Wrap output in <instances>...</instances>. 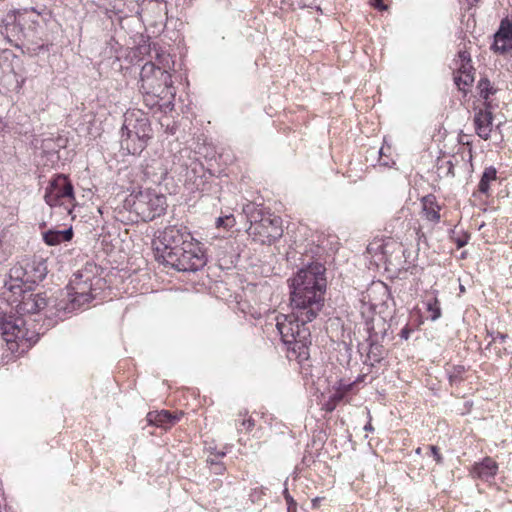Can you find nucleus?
Returning <instances> with one entry per match:
<instances>
[{"label": "nucleus", "instance_id": "obj_47", "mask_svg": "<svg viewBox=\"0 0 512 512\" xmlns=\"http://www.w3.org/2000/svg\"><path fill=\"white\" fill-rule=\"evenodd\" d=\"M421 448H417L416 453L420 454Z\"/></svg>", "mask_w": 512, "mask_h": 512}, {"label": "nucleus", "instance_id": "obj_3", "mask_svg": "<svg viewBox=\"0 0 512 512\" xmlns=\"http://www.w3.org/2000/svg\"><path fill=\"white\" fill-rule=\"evenodd\" d=\"M172 78L168 71L159 70L154 62H146L140 71V91L153 99L148 103L150 108L159 105V98L165 97L168 93L174 95L172 89Z\"/></svg>", "mask_w": 512, "mask_h": 512}, {"label": "nucleus", "instance_id": "obj_13", "mask_svg": "<svg viewBox=\"0 0 512 512\" xmlns=\"http://www.w3.org/2000/svg\"><path fill=\"white\" fill-rule=\"evenodd\" d=\"M492 105L491 102H484V109H479L474 115V125L477 135L488 140L492 131Z\"/></svg>", "mask_w": 512, "mask_h": 512}, {"label": "nucleus", "instance_id": "obj_32", "mask_svg": "<svg viewBox=\"0 0 512 512\" xmlns=\"http://www.w3.org/2000/svg\"><path fill=\"white\" fill-rule=\"evenodd\" d=\"M464 372V367L463 366H456L454 367L453 369V372L450 374L449 376V379H450V382H454L458 379V377H460V375Z\"/></svg>", "mask_w": 512, "mask_h": 512}, {"label": "nucleus", "instance_id": "obj_41", "mask_svg": "<svg viewBox=\"0 0 512 512\" xmlns=\"http://www.w3.org/2000/svg\"><path fill=\"white\" fill-rule=\"evenodd\" d=\"M143 96H144V102H145L146 106L150 107L148 105V103H152L153 99L151 98V96H148L147 94H143Z\"/></svg>", "mask_w": 512, "mask_h": 512}, {"label": "nucleus", "instance_id": "obj_22", "mask_svg": "<svg viewBox=\"0 0 512 512\" xmlns=\"http://www.w3.org/2000/svg\"><path fill=\"white\" fill-rule=\"evenodd\" d=\"M255 426V421L252 417L248 416L246 410L240 411L235 419V427L239 432H250Z\"/></svg>", "mask_w": 512, "mask_h": 512}, {"label": "nucleus", "instance_id": "obj_37", "mask_svg": "<svg viewBox=\"0 0 512 512\" xmlns=\"http://www.w3.org/2000/svg\"><path fill=\"white\" fill-rule=\"evenodd\" d=\"M468 238H469V237H468L467 235H465V236H464V237H462V238H457V239L455 240V243H456L457 248H462V247H464V246L468 243Z\"/></svg>", "mask_w": 512, "mask_h": 512}, {"label": "nucleus", "instance_id": "obj_12", "mask_svg": "<svg viewBox=\"0 0 512 512\" xmlns=\"http://www.w3.org/2000/svg\"><path fill=\"white\" fill-rule=\"evenodd\" d=\"M377 325L382 327V329L379 332L376 331V329H375V320H372L371 323H369V322L367 323V331H368L367 342L369 345L367 359L371 362L372 366L375 363H380L386 354V350L384 349L383 345L380 343L381 339L384 338L385 333H386L384 320L378 319Z\"/></svg>", "mask_w": 512, "mask_h": 512}, {"label": "nucleus", "instance_id": "obj_43", "mask_svg": "<svg viewBox=\"0 0 512 512\" xmlns=\"http://www.w3.org/2000/svg\"><path fill=\"white\" fill-rule=\"evenodd\" d=\"M365 430H372V426L370 424H367L365 427H364Z\"/></svg>", "mask_w": 512, "mask_h": 512}, {"label": "nucleus", "instance_id": "obj_16", "mask_svg": "<svg viewBox=\"0 0 512 512\" xmlns=\"http://www.w3.org/2000/svg\"><path fill=\"white\" fill-rule=\"evenodd\" d=\"M26 265H15L10 269L9 281L5 282V286L10 290L13 295H17V291L26 288L29 282H26Z\"/></svg>", "mask_w": 512, "mask_h": 512}, {"label": "nucleus", "instance_id": "obj_28", "mask_svg": "<svg viewBox=\"0 0 512 512\" xmlns=\"http://www.w3.org/2000/svg\"><path fill=\"white\" fill-rule=\"evenodd\" d=\"M284 498L287 503V512H296L297 503L288 493L287 488L284 490Z\"/></svg>", "mask_w": 512, "mask_h": 512}, {"label": "nucleus", "instance_id": "obj_44", "mask_svg": "<svg viewBox=\"0 0 512 512\" xmlns=\"http://www.w3.org/2000/svg\"><path fill=\"white\" fill-rule=\"evenodd\" d=\"M460 141H461L462 144H468V142H465L466 138H463V139L461 138Z\"/></svg>", "mask_w": 512, "mask_h": 512}, {"label": "nucleus", "instance_id": "obj_23", "mask_svg": "<svg viewBox=\"0 0 512 512\" xmlns=\"http://www.w3.org/2000/svg\"><path fill=\"white\" fill-rule=\"evenodd\" d=\"M497 171L493 166L485 168L482 177L478 184V191L487 194L489 191V184L491 181L496 180Z\"/></svg>", "mask_w": 512, "mask_h": 512}, {"label": "nucleus", "instance_id": "obj_35", "mask_svg": "<svg viewBox=\"0 0 512 512\" xmlns=\"http://www.w3.org/2000/svg\"><path fill=\"white\" fill-rule=\"evenodd\" d=\"M488 335L491 337L492 342H495L497 340H500V342H505V340L508 337L507 334L500 333V332H497V333L491 332V333H488Z\"/></svg>", "mask_w": 512, "mask_h": 512}, {"label": "nucleus", "instance_id": "obj_39", "mask_svg": "<svg viewBox=\"0 0 512 512\" xmlns=\"http://www.w3.org/2000/svg\"><path fill=\"white\" fill-rule=\"evenodd\" d=\"M375 7L380 10H385L386 6L383 4L382 0H375Z\"/></svg>", "mask_w": 512, "mask_h": 512}, {"label": "nucleus", "instance_id": "obj_6", "mask_svg": "<svg viewBox=\"0 0 512 512\" xmlns=\"http://www.w3.org/2000/svg\"><path fill=\"white\" fill-rule=\"evenodd\" d=\"M192 234L186 226L183 225H170L163 230L158 231L155 239L153 240V247L155 250V257L160 261L164 256L169 255L170 252L180 249L186 244L195 242Z\"/></svg>", "mask_w": 512, "mask_h": 512}, {"label": "nucleus", "instance_id": "obj_40", "mask_svg": "<svg viewBox=\"0 0 512 512\" xmlns=\"http://www.w3.org/2000/svg\"><path fill=\"white\" fill-rule=\"evenodd\" d=\"M321 501H322V498H320V497L314 498L312 500V507L313 508H318Z\"/></svg>", "mask_w": 512, "mask_h": 512}, {"label": "nucleus", "instance_id": "obj_33", "mask_svg": "<svg viewBox=\"0 0 512 512\" xmlns=\"http://www.w3.org/2000/svg\"><path fill=\"white\" fill-rule=\"evenodd\" d=\"M342 397L340 395H335L332 400L328 401L324 406L327 412H332L336 407V402L339 401Z\"/></svg>", "mask_w": 512, "mask_h": 512}, {"label": "nucleus", "instance_id": "obj_11", "mask_svg": "<svg viewBox=\"0 0 512 512\" xmlns=\"http://www.w3.org/2000/svg\"><path fill=\"white\" fill-rule=\"evenodd\" d=\"M250 228L252 234L259 235L267 239L268 242L275 241L282 236L281 219L279 217L262 216L257 220L256 216L250 218Z\"/></svg>", "mask_w": 512, "mask_h": 512}, {"label": "nucleus", "instance_id": "obj_19", "mask_svg": "<svg viewBox=\"0 0 512 512\" xmlns=\"http://www.w3.org/2000/svg\"><path fill=\"white\" fill-rule=\"evenodd\" d=\"M422 212L424 217L434 223L440 221V206L438 205L434 195H427L422 198Z\"/></svg>", "mask_w": 512, "mask_h": 512}, {"label": "nucleus", "instance_id": "obj_8", "mask_svg": "<svg viewBox=\"0 0 512 512\" xmlns=\"http://www.w3.org/2000/svg\"><path fill=\"white\" fill-rule=\"evenodd\" d=\"M25 325L26 322L21 316L0 313V331L7 343L36 342V340H33L34 334H30Z\"/></svg>", "mask_w": 512, "mask_h": 512}, {"label": "nucleus", "instance_id": "obj_4", "mask_svg": "<svg viewBox=\"0 0 512 512\" xmlns=\"http://www.w3.org/2000/svg\"><path fill=\"white\" fill-rule=\"evenodd\" d=\"M142 221L149 222L164 214L167 208L166 197L151 189L140 190L126 200Z\"/></svg>", "mask_w": 512, "mask_h": 512}, {"label": "nucleus", "instance_id": "obj_26", "mask_svg": "<svg viewBox=\"0 0 512 512\" xmlns=\"http://www.w3.org/2000/svg\"><path fill=\"white\" fill-rule=\"evenodd\" d=\"M454 81L459 90L465 91V87L472 85L474 82V74H459L454 77Z\"/></svg>", "mask_w": 512, "mask_h": 512}, {"label": "nucleus", "instance_id": "obj_2", "mask_svg": "<svg viewBox=\"0 0 512 512\" xmlns=\"http://www.w3.org/2000/svg\"><path fill=\"white\" fill-rule=\"evenodd\" d=\"M152 137V128L147 115L141 110H129L124 114L120 144L128 154H140Z\"/></svg>", "mask_w": 512, "mask_h": 512}, {"label": "nucleus", "instance_id": "obj_10", "mask_svg": "<svg viewBox=\"0 0 512 512\" xmlns=\"http://www.w3.org/2000/svg\"><path fill=\"white\" fill-rule=\"evenodd\" d=\"M17 292L13 302L16 303V312L20 315L39 313L48 305L45 293L35 292L31 286Z\"/></svg>", "mask_w": 512, "mask_h": 512}, {"label": "nucleus", "instance_id": "obj_24", "mask_svg": "<svg viewBox=\"0 0 512 512\" xmlns=\"http://www.w3.org/2000/svg\"><path fill=\"white\" fill-rule=\"evenodd\" d=\"M477 87L479 89L480 96L485 100V102H489V97L497 92V89L486 77L480 79Z\"/></svg>", "mask_w": 512, "mask_h": 512}, {"label": "nucleus", "instance_id": "obj_20", "mask_svg": "<svg viewBox=\"0 0 512 512\" xmlns=\"http://www.w3.org/2000/svg\"><path fill=\"white\" fill-rule=\"evenodd\" d=\"M73 238L72 228L65 230H48L43 233V240L49 246H55L62 242L70 241Z\"/></svg>", "mask_w": 512, "mask_h": 512}, {"label": "nucleus", "instance_id": "obj_21", "mask_svg": "<svg viewBox=\"0 0 512 512\" xmlns=\"http://www.w3.org/2000/svg\"><path fill=\"white\" fill-rule=\"evenodd\" d=\"M152 50L154 51V56L151 55V58L153 60H151L150 62L156 63V67L159 70L168 71L169 69H171V67L173 65L171 56L168 53H166L165 51H162V50H159L158 48H156L155 45L153 46Z\"/></svg>", "mask_w": 512, "mask_h": 512}, {"label": "nucleus", "instance_id": "obj_5", "mask_svg": "<svg viewBox=\"0 0 512 512\" xmlns=\"http://www.w3.org/2000/svg\"><path fill=\"white\" fill-rule=\"evenodd\" d=\"M180 272H195L206 264V256L198 241L188 243L159 261Z\"/></svg>", "mask_w": 512, "mask_h": 512}, {"label": "nucleus", "instance_id": "obj_42", "mask_svg": "<svg viewBox=\"0 0 512 512\" xmlns=\"http://www.w3.org/2000/svg\"><path fill=\"white\" fill-rule=\"evenodd\" d=\"M448 163H449V165H450V167H449V171H448V172H449L451 175H453V176H454V172H453V170H452V169H453V165H452V163H451V162H448Z\"/></svg>", "mask_w": 512, "mask_h": 512}, {"label": "nucleus", "instance_id": "obj_9", "mask_svg": "<svg viewBox=\"0 0 512 512\" xmlns=\"http://www.w3.org/2000/svg\"><path fill=\"white\" fill-rule=\"evenodd\" d=\"M80 279L81 277L76 276L75 280L71 281L67 286L66 302L64 303V300H61L57 305L58 310L71 313L81 309L93 299L90 293L91 285H88L87 282L80 281Z\"/></svg>", "mask_w": 512, "mask_h": 512}, {"label": "nucleus", "instance_id": "obj_38", "mask_svg": "<svg viewBox=\"0 0 512 512\" xmlns=\"http://www.w3.org/2000/svg\"><path fill=\"white\" fill-rule=\"evenodd\" d=\"M167 175V169L166 168H160V172L158 174H156L157 176V179L154 180L155 182L158 181H162Z\"/></svg>", "mask_w": 512, "mask_h": 512}, {"label": "nucleus", "instance_id": "obj_31", "mask_svg": "<svg viewBox=\"0 0 512 512\" xmlns=\"http://www.w3.org/2000/svg\"><path fill=\"white\" fill-rule=\"evenodd\" d=\"M474 74V68L471 63H459L458 65V74Z\"/></svg>", "mask_w": 512, "mask_h": 512}, {"label": "nucleus", "instance_id": "obj_29", "mask_svg": "<svg viewBox=\"0 0 512 512\" xmlns=\"http://www.w3.org/2000/svg\"><path fill=\"white\" fill-rule=\"evenodd\" d=\"M223 456H225V453L224 452H219L215 456V458L209 457L207 459V463L216 466L215 473H221V471L223 470V466L217 462V458H222Z\"/></svg>", "mask_w": 512, "mask_h": 512}, {"label": "nucleus", "instance_id": "obj_7", "mask_svg": "<svg viewBox=\"0 0 512 512\" xmlns=\"http://www.w3.org/2000/svg\"><path fill=\"white\" fill-rule=\"evenodd\" d=\"M44 200L50 207L62 206L75 200L74 188L69 178L64 174L52 177L46 187Z\"/></svg>", "mask_w": 512, "mask_h": 512}, {"label": "nucleus", "instance_id": "obj_17", "mask_svg": "<svg viewBox=\"0 0 512 512\" xmlns=\"http://www.w3.org/2000/svg\"><path fill=\"white\" fill-rule=\"evenodd\" d=\"M498 464L490 457L484 458L481 462L475 463L472 473L481 480L489 481L497 474Z\"/></svg>", "mask_w": 512, "mask_h": 512}, {"label": "nucleus", "instance_id": "obj_45", "mask_svg": "<svg viewBox=\"0 0 512 512\" xmlns=\"http://www.w3.org/2000/svg\"><path fill=\"white\" fill-rule=\"evenodd\" d=\"M460 141H461L462 144H468V142H465L466 138H463V139L461 138Z\"/></svg>", "mask_w": 512, "mask_h": 512}, {"label": "nucleus", "instance_id": "obj_46", "mask_svg": "<svg viewBox=\"0 0 512 512\" xmlns=\"http://www.w3.org/2000/svg\"><path fill=\"white\" fill-rule=\"evenodd\" d=\"M379 154H380V157H382V155H383V148H381V149L379 150Z\"/></svg>", "mask_w": 512, "mask_h": 512}, {"label": "nucleus", "instance_id": "obj_34", "mask_svg": "<svg viewBox=\"0 0 512 512\" xmlns=\"http://www.w3.org/2000/svg\"><path fill=\"white\" fill-rule=\"evenodd\" d=\"M459 63H471L470 53L466 50L458 52Z\"/></svg>", "mask_w": 512, "mask_h": 512}, {"label": "nucleus", "instance_id": "obj_36", "mask_svg": "<svg viewBox=\"0 0 512 512\" xmlns=\"http://www.w3.org/2000/svg\"><path fill=\"white\" fill-rule=\"evenodd\" d=\"M233 222V219L232 217H226L225 219L224 218H218L217 219V226H222V225H225V226H229L231 225V223Z\"/></svg>", "mask_w": 512, "mask_h": 512}, {"label": "nucleus", "instance_id": "obj_14", "mask_svg": "<svg viewBox=\"0 0 512 512\" xmlns=\"http://www.w3.org/2000/svg\"><path fill=\"white\" fill-rule=\"evenodd\" d=\"M491 49L497 53L504 54L512 50V23L503 20L496 34Z\"/></svg>", "mask_w": 512, "mask_h": 512}, {"label": "nucleus", "instance_id": "obj_30", "mask_svg": "<svg viewBox=\"0 0 512 512\" xmlns=\"http://www.w3.org/2000/svg\"><path fill=\"white\" fill-rule=\"evenodd\" d=\"M427 449L429 450L428 454L434 458L436 463L441 464L442 463V456L439 452V449L436 446H427Z\"/></svg>", "mask_w": 512, "mask_h": 512}, {"label": "nucleus", "instance_id": "obj_15", "mask_svg": "<svg viewBox=\"0 0 512 512\" xmlns=\"http://www.w3.org/2000/svg\"><path fill=\"white\" fill-rule=\"evenodd\" d=\"M183 414V412L171 413L167 410L152 411L147 414V421L152 425L169 429L180 421Z\"/></svg>", "mask_w": 512, "mask_h": 512}, {"label": "nucleus", "instance_id": "obj_27", "mask_svg": "<svg viewBox=\"0 0 512 512\" xmlns=\"http://www.w3.org/2000/svg\"><path fill=\"white\" fill-rule=\"evenodd\" d=\"M162 127H165V132L170 135H174L177 130V126L174 121H172L169 117H164L160 122Z\"/></svg>", "mask_w": 512, "mask_h": 512}, {"label": "nucleus", "instance_id": "obj_1", "mask_svg": "<svg viewBox=\"0 0 512 512\" xmlns=\"http://www.w3.org/2000/svg\"><path fill=\"white\" fill-rule=\"evenodd\" d=\"M290 315H279L276 328L288 349L298 356H306L311 344V332L307 326L319 315L324 307L327 281L325 267L318 262L300 269L289 280Z\"/></svg>", "mask_w": 512, "mask_h": 512}, {"label": "nucleus", "instance_id": "obj_18", "mask_svg": "<svg viewBox=\"0 0 512 512\" xmlns=\"http://www.w3.org/2000/svg\"><path fill=\"white\" fill-rule=\"evenodd\" d=\"M26 265V282H29V285L36 284L42 281L47 274V267L42 261H32L25 264Z\"/></svg>", "mask_w": 512, "mask_h": 512}, {"label": "nucleus", "instance_id": "obj_25", "mask_svg": "<svg viewBox=\"0 0 512 512\" xmlns=\"http://www.w3.org/2000/svg\"><path fill=\"white\" fill-rule=\"evenodd\" d=\"M426 309L429 313V318L432 321H436L441 317L440 302L437 297H432L427 300Z\"/></svg>", "mask_w": 512, "mask_h": 512}]
</instances>
